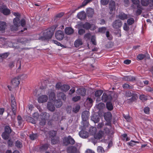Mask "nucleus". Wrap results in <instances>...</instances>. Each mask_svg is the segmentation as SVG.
I'll return each instance as SVG.
<instances>
[{
    "instance_id": "nucleus-1",
    "label": "nucleus",
    "mask_w": 153,
    "mask_h": 153,
    "mask_svg": "<svg viewBox=\"0 0 153 153\" xmlns=\"http://www.w3.org/2000/svg\"><path fill=\"white\" fill-rule=\"evenodd\" d=\"M112 120V115L111 112L108 111L106 112V126L109 127V128H106V134L109 137L110 141L108 143V149H110L113 145L111 135L114 133L112 128L111 122Z\"/></svg>"
},
{
    "instance_id": "nucleus-2",
    "label": "nucleus",
    "mask_w": 153,
    "mask_h": 153,
    "mask_svg": "<svg viewBox=\"0 0 153 153\" xmlns=\"http://www.w3.org/2000/svg\"><path fill=\"white\" fill-rule=\"evenodd\" d=\"M56 27V26H53L47 29L44 33L43 36L39 38V39L45 40L51 39Z\"/></svg>"
},
{
    "instance_id": "nucleus-3",
    "label": "nucleus",
    "mask_w": 153,
    "mask_h": 153,
    "mask_svg": "<svg viewBox=\"0 0 153 153\" xmlns=\"http://www.w3.org/2000/svg\"><path fill=\"white\" fill-rule=\"evenodd\" d=\"M13 14L16 16L13 20V24L19 27L21 25L22 27H24L26 24L25 19H22L21 20L20 19L21 15L19 13H14Z\"/></svg>"
},
{
    "instance_id": "nucleus-4",
    "label": "nucleus",
    "mask_w": 153,
    "mask_h": 153,
    "mask_svg": "<svg viewBox=\"0 0 153 153\" xmlns=\"http://www.w3.org/2000/svg\"><path fill=\"white\" fill-rule=\"evenodd\" d=\"M123 25L122 22L120 19L115 20L112 23V27L115 29H118L119 33L120 36H121V30L120 28Z\"/></svg>"
},
{
    "instance_id": "nucleus-5",
    "label": "nucleus",
    "mask_w": 153,
    "mask_h": 153,
    "mask_svg": "<svg viewBox=\"0 0 153 153\" xmlns=\"http://www.w3.org/2000/svg\"><path fill=\"white\" fill-rule=\"evenodd\" d=\"M102 92L103 91L101 90H98L96 91L95 93L94 96L97 97L96 99L97 101L99 102L102 100L103 102H105V95H104V93L102 96V98L100 97V96L102 94Z\"/></svg>"
},
{
    "instance_id": "nucleus-6",
    "label": "nucleus",
    "mask_w": 153,
    "mask_h": 153,
    "mask_svg": "<svg viewBox=\"0 0 153 153\" xmlns=\"http://www.w3.org/2000/svg\"><path fill=\"white\" fill-rule=\"evenodd\" d=\"M63 143L65 145L67 146L68 144L73 145L75 143V140L70 135L68 137H65L63 139Z\"/></svg>"
},
{
    "instance_id": "nucleus-7",
    "label": "nucleus",
    "mask_w": 153,
    "mask_h": 153,
    "mask_svg": "<svg viewBox=\"0 0 153 153\" xmlns=\"http://www.w3.org/2000/svg\"><path fill=\"white\" fill-rule=\"evenodd\" d=\"M1 12L5 15L9 14L10 10L5 5H2L0 7Z\"/></svg>"
},
{
    "instance_id": "nucleus-8",
    "label": "nucleus",
    "mask_w": 153,
    "mask_h": 153,
    "mask_svg": "<svg viewBox=\"0 0 153 153\" xmlns=\"http://www.w3.org/2000/svg\"><path fill=\"white\" fill-rule=\"evenodd\" d=\"M56 39L59 40H62L64 37L63 32L61 30H58L55 34Z\"/></svg>"
},
{
    "instance_id": "nucleus-9",
    "label": "nucleus",
    "mask_w": 153,
    "mask_h": 153,
    "mask_svg": "<svg viewBox=\"0 0 153 153\" xmlns=\"http://www.w3.org/2000/svg\"><path fill=\"white\" fill-rule=\"evenodd\" d=\"M48 94L49 98L51 100H54L56 98V95L53 89H48Z\"/></svg>"
},
{
    "instance_id": "nucleus-10",
    "label": "nucleus",
    "mask_w": 153,
    "mask_h": 153,
    "mask_svg": "<svg viewBox=\"0 0 153 153\" xmlns=\"http://www.w3.org/2000/svg\"><path fill=\"white\" fill-rule=\"evenodd\" d=\"M89 112L87 111H83L82 114V118L83 121H86L89 116Z\"/></svg>"
},
{
    "instance_id": "nucleus-11",
    "label": "nucleus",
    "mask_w": 153,
    "mask_h": 153,
    "mask_svg": "<svg viewBox=\"0 0 153 153\" xmlns=\"http://www.w3.org/2000/svg\"><path fill=\"white\" fill-rule=\"evenodd\" d=\"M48 100V97L47 95H45L40 96L38 98V100L39 103L46 102Z\"/></svg>"
},
{
    "instance_id": "nucleus-12",
    "label": "nucleus",
    "mask_w": 153,
    "mask_h": 153,
    "mask_svg": "<svg viewBox=\"0 0 153 153\" xmlns=\"http://www.w3.org/2000/svg\"><path fill=\"white\" fill-rule=\"evenodd\" d=\"M11 105L13 113L14 115H16V104L14 100L11 101Z\"/></svg>"
},
{
    "instance_id": "nucleus-13",
    "label": "nucleus",
    "mask_w": 153,
    "mask_h": 153,
    "mask_svg": "<svg viewBox=\"0 0 153 153\" xmlns=\"http://www.w3.org/2000/svg\"><path fill=\"white\" fill-rule=\"evenodd\" d=\"M76 92L78 94L82 96H85L86 94V90L84 88H79L76 90Z\"/></svg>"
},
{
    "instance_id": "nucleus-14",
    "label": "nucleus",
    "mask_w": 153,
    "mask_h": 153,
    "mask_svg": "<svg viewBox=\"0 0 153 153\" xmlns=\"http://www.w3.org/2000/svg\"><path fill=\"white\" fill-rule=\"evenodd\" d=\"M100 116L98 114H94L92 116L91 120L95 123H97L100 120Z\"/></svg>"
},
{
    "instance_id": "nucleus-15",
    "label": "nucleus",
    "mask_w": 153,
    "mask_h": 153,
    "mask_svg": "<svg viewBox=\"0 0 153 153\" xmlns=\"http://www.w3.org/2000/svg\"><path fill=\"white\" fill-rule=\"evenodd\" d=\"M20 81L19 79L18 78L15 77L11 81V84L14 87H16L18 86L20 83Z\"/></svg>"
},
{
    "instance_id": "nucleus-16",
    "label": "nucleus",
    "mask_w": 153,
    "mask_h": 153,
    "mask_svg": "<svg viewBox=\"0 0 153 153\" xmlns=\"http://www.w3.org/2000/svg\"><path fill=\"white\" fill-rule=\"evenodd\" d=\"M94 10L91 8H89L87 9L86 14L89 17L92 18L94 14Z\"/></svg>"
},
{
    "instance_id": "nucleus-17",
    "label": "nucleus",
    "mask_w": 153,
    "mask_h": 153,
    "mask_svg": "<svg viewBox=\"0 0 153 153\" xmlns=\"http://www.w3.org/2000/svg\"><path fill=\"white\" fill-rule=\"evenodd\" d=\"M65 32L66 34L70 35L74 33V30L71 27H67L65 28Z\"/></svg>"
},
{
    "instance_id": "nucleus-18",
    "label": "nucleus",
    "mask_w": 153,
    "mask_h": 153,
    "mask_svg": "<svg viewBox=\"0 0 153 153\" xmlns=\"http://www.w3.org/2000/svg\"><path fill=\"white\" fill-rule=\"evenodd\" d=\"M47 108L49 110L52 112L54 111L55 109L53 104L51 102H48Z\"/></svg>"
},
{
    "instance_id": "nucleus-19",
    "label": "nucleus",
    "mask_w": 153,
    "mask_h": 153,
    "mask_svg": "<svg viewBox=\"0 0 153 153\" xmlns=\"http://www.w3.org/2000/svg\"><path fill=\"white\" fill-rule=\"evenodd\" d=\"M77 16L78 18L80 19H84L86 16V14L85 12L82 11L79 13Z\"/></svg>"
},
{
    "instance_id": "nucleus-20",
    "label": "nucleus",
    "mask_w": 153,
    "mask_h": 153,
    "mask_svg": "<svg viewBox=\"0 0 153 153\" xmlns=\"http://www.w3.org/2000/svg\"><path fill=\"white\" fill-rule=\"evenodd\" d=\"M80 136L83 138H86L88 137V133L84 130H81L79 133Z\"/></svg>"
},
{
    "instance_id": "nucleus-21",
    "label": "nucleus",
    "mask_w": 153,
    "mask_h": 153,
    "mask_svg": "<svg viewBox=\"0 0 153 153\" xmlns=\"http://www.w3.org/2000/svg\"><path fill=\"white\" fill-rule=\"evenodd\" d=\"M104 134V131H100L97 134L94 135V138L96 139H99L102 137Z\"/></svg>"
},
{
    "instance_id": "nucleus-22",
    "label": "nucleus",
    "mask_w": 153,
    "mask_h": 153,
    "mask_svg": "<svg viewBox=\"0 0 153 153\" xmlns=\"http://www.w3.org/2000/svg\"><path fill=\"white\" fill-rule=\"evenodd\" d=\"M54 104L55 106L57 108L61 107L62 104V102L61 101L60 99H58L55 100L54 102Z\"/></svg>"
},
{
    "instance_id": "nucleus-23",
    "label": "nucleus",
    "mask_w": 153,
    "mask_h": 153,
    "mask_svg": "<svg viewBox=\"0 0 153 153\" xmlns=\"http://www.w3.org/2000/svg\"><path fill=\"white\" fill-rule=\"evenodd\" d=\"M25 119L28 122L31 123L33 124H35L36 123V120L32 117L27 116H26Z\"/></svg>"
},
{
    "instance_id": "nucleus-24",
    "label": "nucleus",
    "mask_w": 153,
    "mask_h": 153,
    "mask_svg": "<svg viewBox=\"0 0 153 153\" xmlns=\"http://www.w3.org/2000/svg\"><path fill=\"white\" fill-rule=\"evenodd\" d=\"M57 97L60 99V98L62 99L63 100H65L66 99V95L65 94L62 92H60L57 93L56 95Z\"/></svg>"
},
{
    "instance_id": "nucleus-25",
    "label": "nucleus",
    "mask_w": 153,
    "mask_h": 153,
    "mask_svg": "<svg viewBox=\"0 0 153 153\" xmlns=\"http://www.w3.org/2000/svg\"><path fill=\"white\" fill-rule=\"evenodd\" d=\"M123 79L126 81H132L135 80V77L131 76H125L123 78Z\"/></svg>"
},
{
    "instance_id": "nucleus-26",
    "label": "nucleus",
    "mask_w": 153,
    "mask_h": 153,
    "mask_svg": "<svg viewBox=\"0 0 153 153\" xmlns=\"http://www.w3.org/2000/svg\"><path fill=\"white\" fill-rule=\"evenodd\" d=\"M118 17L120 19L123 20L127 19L128 18L127 15L124 13H120L118 16Z\"/></svg>"
},
{
    "instance_id": "nucleus-27",
    "label": "nucleus",
    "mask_w": 153,
    "mask_h": 153,
    "mask_svg": "<svg viewBox=\"0 0 153 153\" xmlns=\"http://www.w3.org/2000/svg\"><path fill=\"white\" fill-rule=\"evenodd\" d=\"M115 2L113 1H111L109 4V8L111 12H112L115 9Z\"/></svg>"
},
{
    "instance_id": "nucleus-28",
    "label": "nucleus",
    "mask_w": 153,
    "mask_h": 153,
    "mask_svg": "<svg viewBox=\"0 0 153 153\" xmlns=\"http://www.w3.org/2000/svg\"><path fill=\"white\" fill-rule=\"evenodd\" d=\"M83 43L81 39H79L76 40L74 42V45L76 47L78 48L82 45Z\"/></svg>"
},
{
    "instance_id": "nucleus-29",
    "label": "nucleus",
    "mask_w": 153,
    "mask_h": 153,
    "mask_svg": "<svg viewBox=\"0 0 153 153\" xmlns=\"http://www.w3.org/2000/svg\"><path fill=\"white\" fill-rule=\"evenodd\" d=\"M64 15V13L62 12L60 13L56 14L54 18V21L56 22L59 20L60 18L62 17Z\"/></svg>"
},
{
    "instance_id": "nucleus-30",
    "label": "nucleus",
    "mask_w": 153,
    "mask_h": 153,
    "mask_svg": "<svg viewBox=\"0 0 153 153\" xmlns=\"http://www.w3.org/2000/svg\"><path fill=\"white\" fill-rule=\"evenodd\" d=\"M40 116L42 117V118L46 120H48L49 118L50 115L48 113L45 112L42 113L40 114Z\"/></svg>"
},
{
    "instance_id": "nucleus-31",
    "label": "nucleus",
    "mask_w": 153,
    "mask_h": 153,
    "mask_svg": "<svg viewBox=\"0 0 153 153\" xmlns=\"http://www.w3.org/2000/svg\"><path fill=\"white\" fill-rule=\"evenodd\" d=\"M81 26L86 30H89L90 29L91 25L89 23L86 22L82 24Z\"/></svg>"
},
{
    "instance_id": "nucleus-32",
    "label": "nucleus",
    "mask_w": 153,
    "mask_h": 153,
    "mask_svg": "<svg viewBox=\"0 0 153 153\" xmlns=\"http://www.w3.org/2000/svg\"><path fill=\"white\" fill-rule=\"evenodd\" d=\"M6 24L4 22H0V30H4L6 28Z\"/></svg>"
},
{
    "instance_id": "nucleus-33",
    "label": "nucleus",
    "mask_w": 153,
    "mask_h": 153,
    "mask_svg": "<svg viewBox=\"0 0 153 153\" xmlns=\"http://www.w3.org/2000/svg\"><path fill=\"white\" fill-rule=\"evenodd\" d=\"M27 41L28 40L25 38H20L18 39V42H19L21 43L22 44H25L26 43H27Z\"/></svg>"
},
{
    "instance_id": "nucleus-34",
    "label": "nucleus",
    "mask_w": 153,
    "mask_h": 153,
    "mask_svg": "<svg viewBox=\"0 0 153 153\" xmlns=\"http://www.w3.org/2000/svg\"><path fill=\"white\" fill-rule=\"evenodd\" d=\"M70 88V86L67 85H62L61 90L63 91H67Z\"/></svg>"
},
{
    "instance_id": "nucleus-35",
    "label": "nucleus",
    "mask_w": 153,
    "mask_h": 153,
    "mask_svg": "<svg viewBox=\"0 0 153 153\" xmlns=\"http://www.w3.org/2000/svg\"><path fill=\"white\" fill-rule=\"evenodd\" d=\"M105 106V104L103 103H100L96 106V108L99 110V111L102 110Z\"/></svg>"
},
{
    "instance_id": "nucleus-36",
    "label": "nucleus",
    "mask_w": 153,
    "mask_h": 153,
    "mask_svg": "<svg viewBox=\"0 0 153 153\" xmlns=\"http://www.w3.org/2000/svg\"><path fill=\"white\" fill-rule=\"evenodd\" d=\"M122 87L124 89H131L133 88L132 85H131L126 83L123 84Z\"/></svg>"
},
{
    "instance_id": "nucleus-37",
    "label": "nucleus",
    "mask_w": 153,
    "mask_h": 153,
    "mask_svg": "<svg viewBox=\"0 0 153 153\" xmlns=\"http://www.w3.org/2000/svg\"><path fill=\"white\" fill-rule=\"evenodd\" d=\"M146 57V55L145 54H139L137 56V60H142L144 59Z\"/></svg>"
},
{
    "instance_id": "nucleus-38",
    "label": "nucleus",
    "mask_w": 153,
    "mask_h": 153,
    "mask_svg": "<svg viewBox=\"0 0 153 153\" xmlns=\"http://www.w3.org/2000/svg\"><path fill=\"white\" fill-rule=\"evenodd\" d=\"M10 134L6 133L5 131L2 134V137L5 140H7L9 137Z\"/></svg>"
},
{
    "instance_id": "nucleus-39",
    "label": "nucleus",
    "mask_w": 153,
    "mask_h": 153,
    "mask_svg": "<svg viewBox=\"0 0 153 153\" xmlns=\"http://www.w3.org/2000/svg\"><path fill=\"white\" fill-rule=\"evenodd\" d=\"M150 3L149 0H141V4L143 6H147Z\"/></svg>"
},
{
    "instance_id": "nucleus-40",
    "label": "nucleus",
    "mask_w": 153,
    "mask_h": 153,
    "mask_svg": "<svg viewBox=\"0 0 153 153\" xmlns=\"http://www.w3.org/2000/svg\"><path fill=\"white\" fill-rule=\"evenodd\" d=\"M38 136V135L37 134H30L29 135L30 139L32 140H34L36 139Z\"/></svg>"
},
{
    "instance_id": "nucleus-41",
    "label": "nucleus",
    "mask_w": 153,
    "mask_h": 153,
    "mask_svg": "<svg viewBox=\"0 0 153 153\" xmlns=\"http://www.w3.org/2000/svg\"><path fill=\"white\" fill-rule=\"evenodd\" d=\"M92 0H85L82 3V4L78 7V9H79L85 6Z\"/></svg>"
},
{
    "instance_id": "nucleus-42",
    "label": "nucleus",
    "mask_w": 153,
    "mask_h": 153,
    "mask_svg": "<svg viewBox=\"0 0 153 153\" xmlns=\"http://www.w3.org/2000/svg\"><path fill=\"white\" fill-rule=\"evenodd\" d=\"M6 133L10 134L12 131V130L10 127L8 126H6L4 127V131Z\"/></svg>"
},
{
    "instance_id": "nucleus-43",
    "label": "nucleus",
    "mask_w": 153,
    "mask_h": 153,
    "mask_svg": "<svg viewBox=\"0 0 153 153\" xmlns=\"http://www.w3.org/2000/svg\"><path fill=\"white\" fill-rule=\"evenodd\" d=\"M80 108V106L79 105H76L73 108V112L76 113L78 112Z\"/></svg>"
},
{
    "instance_id": "nucleus-44",
    "label": "nucleus",
    "mask_w": 153,
    "mask_h": 153,
    "mask_svg": "<svg viewBox=\"0 0 153 153\" xmlns=\"http://www.w3.org/2000/svg\"><path fill=\"white\" fill-rule=\"evenodd\" d=\"M19 27L17 25H11L10 26V29L11 30L13 31H16L18 30V28Z\"/></svg>"
},
{
    "instance_id": "nucleus-45",
    "label": "nucleus",
    "mask_w": 153,
    "mask_h": 153,
    "mask_svg": "<svg viewBox=\"0 0 153 153\" xmlns=\"http://www.w3.org/2000/svg\"><path fill=\"white\" fill-rule=\"evenodd\" d=\"M140 7H137V9L136 11V14L138 16L140 15L142 12V6L140 5Z\"/></svg>"
},
{
    "instance_id": "nucleus-46",
    "label": "nucleus",
    "mask_w": 153,
    "mask_h": 153,
    "mask_svg": "<svg viewBox=\"0 0 153 153\" xmlns=\"http://www.w3.org/2000/svg\"><path fill=\"white\" fill-rule=\"evenodd\" d=\"M27 75L26 74H23L19 75L18 76V77L22 80H24L27 78Z\"/></svg>"
},
{
    "instance_id": "nucleus-47",
    "label": "nucleus",
    "mask_w": 153,
    "mask_h": 153,
    "mask_svg": "<svg viewBox=\"0 0 153 153\" xmlns=\"http://www.w3.org/2000/svg\"><path fill=\"white\" fill-rule=\"evenodd\" d=\"M134 20L133 18H130L128 19L127 21V22L128 25H131L134 23Z\"/></svg>"
},
{
    "instance_id": "nucleus-48",
    "label": "nucleus",
    "mask_w": 153,
    "mask_h": 153,
    "mask_svg": "<svg viewBox=\"0 0 153 153\" xmlns=\"http://www.w3.org/2000/svg\"><path fill=\"white\" fill-rule=\"evenodd\" d=\"M131 1L134 4L137 5V7H140V2L139 0H131Z\"/></svg>"
},
{
    "instance_id": "nucleus-49",
    "label": "nucleus",
    "mask_w": 153,
    "mask_h": 153,
    "mask_svg": "<svg viewBox=\"0 0 153 153\" xmlns=\"http://www.w3.org/2000/svg\"><path fill=\"white\" fill-rule=\"evenodd\" d=\"M106 36L109 40H111L112 39V36L111 34H110L109 32L108 31H107L106 32Z\"/></svg>"
},
{
    "instance_id": "nucleus-50",
    "label": "nucleus",
    "mask_w": 153,
    "mask_h": 153,
    "mask_svg": "<svg viewBox=\"0 0 153 153\" xmlns=\"http://www.w3.org/2000/svg\"><path fill=\"white\" fill-rule=\"evenodd\" d=\"M147 97L144 94H142L140 96V99L143 101H144L147 100Z\"/></svg>"
},
{
    "instance_id": "nucleus-51",
    "label": "nucleus",
    "mask_w": 153,
    "mask_h": 153,
    "mask_svg": "<svg viewBox=\"0 0 153 153\" xmlns=\"http://www.w3.org/2000/svg\"><path fill=\"white\" fill-rule=\"evenodd\" d=\"M89 131L91 134H94L96 132V128L95 127H91Z\"/></svg>"
},
{
    "instance_id": "nucleus-52",
    "label": "nucleus",
    "mask_w": 153,
    "mask_h": 153,
    "mask_svg": "<svg viewBox=\"0 0 153 153\" xmlns=\"http://www.w3.org/2000/svg\"><path fill=\"white\" fill-rule=\"evenodd\" d=\"M131 96L132 97L131 98L133 100H134V101L137 100L138 97L137 94L135 92L132 94Z\"/></svg>"
},
{
    "instance_id": "nucleus-53",
    "label": "nucleus",
    "mask_w": 153,
    "mask_h": 153,
    "mask_svg": "<svg viewBox=\"0 0 153 153\" xmlns=\"http://www.w3.org/2000/svg\"><path fill=\"white\" fill-rule=\"evenodd\" d=\"M3 60L7 58L9 55V53H4L0 54Z\"/></svg>"
},
{
    "instance_id": "nucleus-54",
    "label": "nucleus",
    "mask_w": 153,
    "mask_h": 153,
    "mask_svg": "<svg viewBox=\"0 0 153 153\" xmlns=\"http://www.w3.org/2000/svg\"><path fill=\"white\" fill-rule=\"evenodd\" d=\"M17 120L18 121V123L19 125L20 126L21 124L22 123L23 121L22 120V117L18 115L17 117Z\"/></svg>"
},
{
    "instance_id": "nucleus-55",
    "label": "nucleus",
    "mask_w": 153,
    "mask_h": 153,
    "mask_svg": "<svg viewBox=\"0 0 153 153\" xmlns=\"http://www.w3.org/2000/svg\"><path fill=\"white\" fill-rule=\"evenodd\" d=\"M113 46V43L111 42H108V43L106 45V48H110Z\"/></svg>"
},
{
    "instance_id": "nucleus-56",
    "label": "nucleus",
    "mask_w": 153,
    "mask_h": 153,
    "mask_svg": "<svg viewBox=\"0 0 153 153\" xmlns=\"http://www.w3.org/2000/svg\"><path fill=\"white\" fill-rule=\"evenodd\" d=\"M91 35L90 33H87L84 35V39L86 40L89 39L91 36Z\"/></svg>"
},
{
    "instance_id": "nucleus-57",
    "label": "nucleus",
    "mask_w": 153,
    "mask_h": 153,
    "mask_svg": "<svg viewBox=\"0 0 153 153\" xmlns=\"http://www.w3.org/2000/svg\"><path fill=\"white\" fill-rule=\"evenodd\" d=\"M97 150L99 153H103L104 152V149L101 146H98L97 147Z\"/></svg>"
},
{
    "instance_id": "nucleus-58",
    "label": "nucleus",
    "mask_w": 153,
    "mask_h": 153,
    "mask_svg": "<svg viewBox=\"0 0 153 153\" xmlns=\"http://www.w3.org/2000/svg\"><path fill=\"white\" fill-rule=\"evenodd\" d=\"M95 37L94 36H92L91 38V41L92 44L94 45H96L97 43L96 41Z\"/></svg>"
},
{
    "instance_id": "nucleus-59",
    "label": "nucleus",
    "mask_w": 153,
    "mask_h": 153,
    "mask_svg": "<svg viewBox=\"0 0 153 153\" xmlns=\"http://www.w3.org/2000/svg\"><path fill=\"white\" fill-rule=\"evenodd\" d=\"M113 105L111 101H108L106 102V108H109L111 106H113Z\"/></svg>"
},
{
    "instance_id": "nucleus-60",
    "label": "nucleus",
    "mask_w": 153,
    "mask_h": 153,
    "mask_svg": "<svg viewBox=\"0 0 153 153\" xmlns=\"http://www.w3.org/2000/svg\"><path fill=\"white\" fill-rule=\"evenodd\" d=\"M123 28V30L126 31H128L129 30V26L126 23H124Z\"/></svg>"
},
{
    "instance_id": "nucleus-61",
    "label": "nucleus",
    "mask_w": 153,
    "mask_h": 153,
    "mask_svg": "<svg viewBox=\"0 0 153 153\" xmlns=\"http://www.w3.org/2000/svg\"><path fill=\"white\" fill-rule=\"evenodd\" d=\"M16 146L18 148H21L22 145V143L19 141L17 140L16 142Z\"/></svg>"
},
{
    "instance_id": "nucleus-62",
    "label": "nucleus",
    "mask_w": 153,
    "mask_h": 153,
    "mask_svg": "<svg viewBox=\"0 0 153 153\" xmlns=\"http://www.w3.org/2000/svg\"><path fill=\"white\" fill-rule=\"evenodd\" d=\"M81 98V97L80 96H76L75 97H74L72 98V100L76 102L79 100Z\"/></svg>"
},
{
    "instance_id": "nucleus-63",
    "label": "nucleus",
    "mask_w": 153,
    "mask_h": 153,
    "mask_svg": "<svg viewBox=\"0 0 153 153\" xmlns=\"http://www.w3.org/2000/svg\"><path fill=\"white\" fill-rule=\"evenodd\" d=\"M85 32V30L82 28L79 29L78 31L79 34L81 35H83Z\"/></svg>"
},
{
    "instance_id": "nucleus-64",
    "label": "nucleus",
    "mask_w": 153,
    "mask_h": 153,
    "mask_svg": "<svg viewBox=\"0 0 153 153\" xmlns=\"http://www.w3.org/2000/svg\"><path fill=\"white\" fill-rule=\"evenodd\" d=\"M46 120L42 118L39 123V124L42 126H44L45 125L46 123Z\"/></svg>"
}]
</instances>
